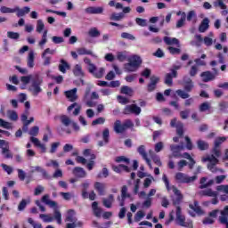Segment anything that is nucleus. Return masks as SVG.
I'll list each match as a JSON object with an SVG mask.
<instances>
[{"mask_svg":"<svg viewBox=\"0 0 228 228\" xmlns=\"http://www.w3.org/2000/svg\"><path fill=\"white\" fill-rule=\"evenodd\" d=\"M227 141V137H216L214 141V148L212 149L211 154L207 155L201 159L203 163H208V168L210 172L216 174V172H224L222 169H218L216 167V164L218 163V158L222 156V151L220 150V145Z\"/></svg>","mask_w":228,"mask_h":228,"instance_id":"f257e3e1","label":"nucleus"},{"mask_svg":"<svg viewBox=\"0 0 228 228\" xmlns=\"http://www.w3.org/2000/svg\"><path fill=\"white\" fill-rule=\"evenodd\" d=\"M162 181H164L167 191H173V193L175 195V198H172L173 206L179 208L181 200H183V194H181V191H179L174 185L170 186V181H168V177L167 176V175H163Z\"/></svg>","mask_w":228,"mask_h":228,"instance_id":"f03ea898","label":"nucleus"},{"mask_svg":"<svg viewBox=\"0 0 228 228\" xmlns=\"http://www.w3.org/2000/svg\"><path fill=\"white\" fill-rule=\"evenodd\" d=\"M41 201L46 206H49V208H54V219L56 220L57 224H59V225H61V213L58 209V203H56V201L51 200L49 194H45L42 197Z\"/></svg>","mask_w":228,"mask_h":228,"instance_id":"7ed1b4c3","label":"nucleus"},{"mask_svg":"<svg viewBox=\"0 0 228 228\" xmlns=\"http://www.w3.org/2000/svg\"><path fill=\"white\" fill-rule=\"evenodd\" d=\"M42 83H44V78L40 77L38 73L34 75L32 78L31 85L29 86V91L31 92L32 95H38V94L42 93Z\"/></svg>","mask_w":228,"mask_h":228,"instance_id":"20e7f679","label":"nucleus"},{"mask_svg":"<svg viewBox=\"0 0 228 228\" xmlns=\"http://www.w3.org/2000/svg\"><path fill=\"white\" fill-rule=\"evenodd\" d=\"M175 215H176L175 222L177 225H180L181 227L193 228V222L191 220L186 221V217L183 216L181 207H176Z\"/></svg>","mask_w":228,"mask_h":228,"instance_id":"39448f33","label":"nucleus"},{"mask_svg":"<svg viewBox=\"0 0 228 228\" xmlns=\"http://www.w3.org/2000/svg\"><path fill=\"white\" fill-rule=\"evenodd\" d=\"M175 177L177 183H182L183 184H190V183H195V181H197V175L189 176L184 173H176Z\"/></svg>","mask_w":228,"mask_h":228,"instance_id":"423d86ee","label":"nucleus"},{"mask_svg":"<svg viewBox=\"0 0 228 228\" xmlns=\"http://www.w3.org/2000/svg\"><path fill=\"white\" fill-rule=\"evenodd\" d=\"M124 115H140L142 113V108L136 104L126 105L123 110Z\"/></svg>","mask_w":228,"mask_h":228,"instance_id":"0eeeda50","label":"nucleus"},{"mask_svg":"<svg viewBox=\"0 0 228 228\" xmlns=\"http://www.w3.org/2000/svg\"><path fill=\"white\" fill-rule=\"evenodd\" d=\"M35 172H38L39 174H41L43 179H53V176L49 173H47V171L44 169V167L40 166L30 167V174H35Z\"/></svg>","mask_w":228,"mask_h":228,"instance_id":"6e6552de","label":"nucleus"},{"mask_svg":"<svg viewBox=\"0 0 228 228\" xmlns=\"http://www.w3.org/2000/svg\"><path fill=\"white\" fill-rule=\"evenodd\" d=\"M170 150L172 151V155L169 156L170 159L172 158H181V151H184V145H175L172 144L170 146Z\"/></svg>","mask_w":228,"mask_h":228,"instance_id":"1a4fd4ad","label":"nucleus"},{"mask_svg":"<svg viewBox=\"0 0 228 228\" xmlns=\"http://www.w3.org/2000/svg\"><path fill=\"white\" fill-rule=\"evenodd\" d=\"M86 13L89 15H102L104 13V7L102 6H89L85 9Z\"/></svg>","mask_w":228,"mask_h":228,"instance_id":"9d476101","label":"nucleus"},{"mask_svg":"<svg viewBox=\"0 0 228 228\" xmlns=\"http://www.w3.org/2000/svg\"><path fill=\"white\" fill-rule=\"evenodd\" d=\"M137 152L142 156V158L146 161L148 167H150L151 170H152V163H151V159L147 157V152L145 151V145H141L137 148Z\"/></svg>","mask_w":228,"mask_h":228,"instance_id":"9b49d317","label":"nucleus"},{"mask_svg":"<svg viewBox=\"0 0 228 228\" xmlns=\"http://www.w3.org/2000/svg\"><path fill=\"white\" fill-rule=\"evenodd\" d=\"M219 222L223 225H226L228 228V206H225L223 210H221V216H219Z\"/></svg>","mask_w":228,"mask_h":228,"instance_id":"f8f14e48","label":"nucleus"},{"mask_svg":"<svg viewBox=\"0 0 228 228\" xmlns=\"http://www.w3.org/2000/svg\"><path fill=\"white\" fill-rule=\"evenodd\" d=\"M64 95L70 101V102H76V101H77V88L66 91Z\"/></svg>","mask_w":228,"mask_h":228,"instance_id":"ddd939ff","label":"nucleus"},{"mask_svg":"<svg viewBox=\"0 0 228 228\" xmlns=\"http://www.w3.org/2000/svg\"><path fill=\"white\" fill-rule=\"evenodd\" d=\"M29 140L32 143H34L35 147H38V149L41 150V152H47V147H45V144L42 143L38 138L30 137Z\"/></svg>","mask_w":228,"mask_h":228,"instance_id":"4468645a","label":"nucleus"},{"mask_svg":"<svg viewBox=\"0 0 228 228\" xmlns=\"http://www.w3.org/2000/svg\"><path fill=\"white\" fill-rule=\"evenodd\" d=\"M102 138H103V142L102 141L98 142L99 147H102L104 144L106 145L110 143V129L105 128L103 130Z\"/></svg>","mask_w":228,"mask_h":228,"instance_id":"2eb2a0df","label":"nucleus"},{"mask_svg":"<svg viewBox=\"0 0 228 228\" xmlns=\"http://www.w3.org/2000/svg\"><path fill=\"white\" fill-rule=\"evenodd\" d=\"M150 84L148 85V92H154V90H156V85H158V83H159V77H156V76H152L150 78Z\"/></svg>","mask_w":228,"mask_h":228,"instance_id":"dca6fc26","label":"nucleus"},{"mask_svg":"<svg viewBox=\"0 0 228 228\" xmlns=\"http://www.w3.org/2000/svg\"><path fill=\"white\" fill-rule=\"evenodd\" d=\"M200 77H202L203 83H209V81H213L216 77L215 74L211 73V71L202 72Z\"/></svg>","mask_w":228,"mask_h":228,"instance_id":"f3484780","label":"nucleus"},{"mask_svg":"<svg viewBox=\"0 0 228 228\" xmlns=\"http://www.w3.org/2000/svg\"><path fill=\"white\" fill-rule=\"evenodd\" d=\"M209 29V19L205 18L202 20L200 27H199V31L200 33H206Z\"/></svg>","mask_w":228,"mask_h":228,"instance_id":"a211bd4d","label":"nucleus"},{"mask_svg":"<svg viewBox=\"0 0 228 228\" xmlns=\"http://www.w3.org/2000/svg\"><path fill=\"white\" fill-rule=\"evenodd\" d=\"M94 190L98 191L99 195H104L106 191V183H102L101 182H96L94 183Z\"/></svg>","mask_w":228,"mask_h":228,"instance_id":"6ab92c4d","label":"nucleus"},{"mask_svg":"<svg viewBox=\"0 0 228 228\" xmlns=\"http://www.w3.org/2000/svg\"><path fill=\"white\" fill-rule=\"evenodd\" d=\"M164 42L167 45H177V47H180L179 39L175 37H164Z\"/></svg>","mask_w":228,"mask_h":228,"instance_id":"aec40b11","label":"nucleus"},{"mask_svg":"<svg viewBox=\"0 0 228 228\" xmlns=\"http://www.w3.org/2000/svg\"><path fill=\"white\" fill-rule=\"evenodd\" d=\"M15 12H17V17H24V15L29 13L31 9L28 6L23 7L22 9L19 8V6L14 7Z\"/></svg>","mask_w":228,"mask_h":228,"instance_id":"412c9836","label":"nucleus"},{"mask_svg":"<svg viewBox=\"0 0 228 228\" xmlns=\"http://www.w3.org/2000/svg\"><path fill=\"white\" fill-rule=\"evenodd\" d=\"M27 66L28 69H33V67H35V53L33 51L28 53L27 57Z\"/></svg>","mask_w":228,"mask_h":228,"instance_id":"4be33fe9","label":"nucleus"},{"mask_svg":"<svg viewBox=\"0 0 228 228\" xmlns=\"http://www.w3.org/2000/svg\"><path fill=\"white\" fill-rule=\"evenodd\" d=\"M73 174L76 177H86V171L83 167H77L73 169Z\"/></svg>","mask_w":228,"mask_h":228,"instance_id":"5701e85b","label":"nucleus"},{"mask_svg":"<svg viewBox=\"0 0 228 228\" xmlns=\"http://www.w3.org/2000/svg\"><path fill=\"white\" fill-rule=\"evenodd\" d=\"M114 131L118 134H120L122 133H126V131L124 130V125H122V121H120V120H116L115 121V123H114Z\"/></svg>","mask_w":228,"mask_h":228,"instance_id":"b1692460","label":"nucleus"},{"mask_svg":"<svg viewBox=\"0 0 228 228\" xmlns=\"http://www.w3.org/2000/svg\"><path fill=\"white\" fill-rule=\"evenodd\" d=\"M102 202L105 208H111L113 202H115V197L113 196V194H110L108 198H103Z\"/></svg>","mask_w":228,"mask_h":228,"instance_id":"393cba45","label":"nucleus"},{"mask_svg":"<svg viewBox=\"0 0 228 228\" xmlns=\"http://www.w3.org/2000/svg\"><path fill=\"white\" fill-rule=\"evenodd\" d=\"M200 193L204 197H218V192L216 191H213V189H205L201 191Z\"/></svg>","mask_w":228,"mask_h":228,"instance_id":"a878e982","label":"nucleus"},{"mask_svg":"<svg viewBox=\"0 0 228 228\" xmlns=\"http://www.w3.org/2000/svg\"><path fill=\"white\" fill-rule=\"evenodd\" d=\"M92 209L94 216H96L98 218L101 217V215H102V209L99 208V203H97V201L93 202Z\"/></svg>","mask_w":228,"mask_h":228,"instance_id":"bb28decb","label":"nucleus"},{"mask_svg":"<svg viewBox=\"0 0 228 228\" xmlns=\"http://www.w3.org/2000/svg\"><path fill=\"white\" fill-rule=\"evenodd\" d=\"M74 108L75 110L73 111V115H75V117H77V115H79L81 111V105L77 104V102H74L73 104L68 107V111H72Z\"/></svg>","mask_w":228,"mask_h":228,"instance_id":"cd10ccee","label":"nucleus"},{"mask_svg":"<svg viewBox=\"0 0 228 228\" xmlns=\"http://www.w3.org/2000/svg\"><path fill=\"white\" fill-rule=\"evenodd\" d=\"M128 61L132 64H134L135 67H140L142 65V58L138 55H132L129 59Z\"/></svg>","mask_w":228,"mask_h":228,"instance_id":"c85d7f7f","label":"nucleus"},{"mask_svg":"<svg viewBox=\"0 0 228 228\" xmlns=\"http://www.w3.org/2000/svg\"><path fill=\"white\" fill-rule=\"evenodd\" d=\"M149 154H150L152 161L155 163V165H157V167H161L163 165L161 163V159L159 158V156L154 154V151H152V150L149 151Z\"/></svg>","mask_w":228,"mask_h":228,"instance_id":"c756f323","label":"nucleus"},{"mask_svg":"<svg viewBox=\"0 0 228 228\" xmlns=\"http://www.w3.org/2000/svg\"><path fill=\"white\" fill-rule=\"evenodd\" d=\"M70 69V65H69V62L65 60H61V64H59V70L60 72H62V74H65L67 70Z\"/></svg>","mask_w":228,"mask_h":228,"instance_id":"7c9ffc66","label":"nucleus"},{"mask_svg":"<svg viewBox=\"0 0 228 228\" xmlns=\"http://www.w3.org/2000/svg\"><path fill=\"white\" fill-rule=\"evenodd\" d=\"M65 222H77V218H76V211L69 209L67 213Z\"/></svg>","mask_w":228,"mask_h":228,"instance_id":"2f4dec72","label":"nucleus"},{"mask_svg":"<svg viewBox=\"0 0 228 228\" xmlns=\"http://www.w3.org/2000/svg\"><path fill=\"white\" fill-rule=\"evenodd\" d=\"M189 208H191L194 213H197V215H204V211L200 208L197 201H194V204L189 205Z\"/></svg>","mask_w":228,"mask_h":228,"instance_id":"473e14b6","label":"nucleus"},{"mask_svg":"<svg viewBox=\"0 0 228 228\" xmlns=\"http://www.w3.org/2000/svg\"><path fill=\"white\" fill-rule=\"evenodd\" d=\"M112 170H114V172H117V174H120V172H122V170H124L125 172H131V168H129V167L124 166V165L113 166Z\"/></svg>","mask_w":228,"mask_h":228,"instance_id":"72a5a7b5","label":"nucleus"},{"mask_svg":"<svg viewBox=\"0 0 228 228\" xmlns=\"http://www.w3.org/2000/svg\"><path fill=\"white\" fill-rule=\"evenodd\" d=\"M47 29H45L41 40L38 42V47L44 49V45L47 44Z\"/></svg>","mask_w":228,"mask_h":228,"instance_id":"f704fd0d","label":"nucleus"},{"mask_svg":"<svg viewBox=\"0 0 228 228\" xmlns=\"http://www.w3.org/2000/svg\"><path fill=\"white\" fill-rule=\"evenodd\" d=\"M73 74L74 76H77L78 77L85 76V73L83 72V68L81 67V65L79 64L75 65L73 69Z\"/></svg>","mask_w":228,"mask_h":228,"instance_id":"c9c22d12","label":"nucleus"},{"mask_svg":"<svg viewBox=\"0 0 228 228\" xmlns=\"http://www.w3.org/2000/svg\"><path fill=\"white\" fill-rule=\"evenodd\" d=\"M206 58H208V56L206 54H202L200 58H197L194 60V62L196 63L197 67H204L206 66Z\"/></svg>","mask_w":228,"mask_h":228,"instance_id":"e433bc0d","label":"nucleus"},{"mask_svg":"<svg viewBox=\"0 0 228 228\" xmlns=\"http://www.w3.org/2000/svg\"><path fill=\"white\" fill-rule=\"evenodd\" d=\"M187 20L195 24L197 22V12L195 11H190L187 13Z\"/></svg>","mask_w":228,"mask_h":228,"instance_id":"4c0bfd02","label":"nucleus"},{"mask_svg":"<svg viewBox=\"0 0 228 228\" xmlns=\"http://www.w3.org/2000/svg\"><path fill=\"white\" fill-rule=\"evenodd\" d=\"M197 145L200 151H208L209 149V143L202 140H199L197 142Z\"/></svg>","mask_w":228,"mask_h":228,"instance_id":"58836bf2","label":"nucleus"},{"mask_svg":"<svg viewBox=\"0 0 228 228\" xmlns=\"http://www.w3.org/2000/svg\"><path fill=\"white\" fill-rule=\"evenodd\" d=\"M88 35L92 38H97V37H101V31H99V29H97V28H92L89 29Z\"/></svg>","mask_w":228,"mask_h":228,"instance_id":"ea45409f","label":"nucleus"},{"mask_svg":"<svg viewBox=\"0 0 228 228\" xmlns=\"http://www.w3.org/2000/svg\"><path fill=\"white\" fill-rule=\"evenodd\" d=\"M1 154H3L4 158H5V159H10L13 158V154H12L10 151V146H8L6 148H3V150L1 151Z\"/></svg>","mask_w":228,"mask_h":228,"instance_id":"a19ab883","label":"nucleus"},{"mask_svg":"<svg viewBox=\"0 0 228 228\" xmlns=\"http://www.w3.org/2000/svg\"><path fill=\"white\" fill-rule=\"evenodd\" d=\"M121 197H122V202L120 203V206H124V200L131 197L129 193H127V186L124 185L121 189Z\"/></svg>","mask_w":228,"mask_h":228,"instance_id":"79ce46f5","label":"nucleus"},{"mask_svg":"<svg viewBox=\"0 0 228 228\" xmlns=\"http://www.w3.org/2000/svg\"><path fill=\"white\" fill-rule=\"evenodd\" d=\"M125 70L126 72H136V70H138V67L128 61V63L125 64Z\"/></svg>","mask_w":228,"mask_h":228,"instance_id":"37998d69","label":"nucleus"},{"mask_svg":"<svg viewBox=\"0 0 228 228\" xmlns=\"http://www.w3.org/2000/svg\"><path fill=\"white\" fill-rule=\"evenodd\" d=\"M123 129L125 131H127V129H131L133 127H134V123H133V120L131 119H126L123 123Z\"/></svg>","mask_w":228,"mask_h":228,"instance_id":"c03bdc74","label":"nucleus"},{"mask_svg":"<svg viewBox=\"0 0 228 228\" xmlns=\"http://www.w3.org/2000/svg\"><path fill=\"white\" fill-rule=\"evenodd\" d=\"M185 23H186V12H182L181 19L178 20L176 22V28H183V26H184Z\"/></svg>","mask_w":228,"mask_h":228,"instance_id":"a18cd8bd","label":"nucleus"},{"mask_svg":"<svg viewBox=\"0 0 228 228\" xmlns=\"http://www.w3.org/2000/svg\"><path fill=\"white\" fill-rule=\"evenodd\" d=\"M44 29H45V24H44V21L42 20H38L37 21V27H36L37 33H42Z\"/></svg>","mask_w":228,"mask_h":228,"instance_id":"49530a36","label":"nucleus"},{"mask_svg":"<svg viewBox=\"0 0 228 228\" xmlns=\"http://www.w3.org/2000/svg\"><path fill=\"white\" fill-rule=\"evenodd\" d=\"M7 117L10 120H12L13 122L19 120V116L17 115V112H15V110H8Z\"/></svg>","mask_w":228,"mask_h":228,"instance_id":"de8ad7c7","label":"nucleus"},{"mask_svg":"<svg viewBox=\"0 0 228 228\" xmlns=\"http://www.w3.org/2000/svg\"><path fill=\"white\" fill-rule=\"evenodd\" d=\"M215 8H221V10H226L227 9V5H225V4H224V0H216L213 3Z\"/></svg>","mask_w":228,"mask_h":228,"instance_id":"09e8293b","label":"nucleus"},{"mask_svg":"<svg viewBox=\"0 0 228 228\" xmlns=\"http://www.w3.org/2000/svg\"><path fill=\"white\" fill-rule=\"evenodd\" d=\"M123 18H124V12H119V13L113 12L110 17V20H122Z\"/></svg>","mask_w":228,"mask_h":228,"instance_id":"8fccbe9b","label":"nucleus"},{"mask_svg":"<svg viewBox=\"0 0 228 228\" xmlns=\"http://www.w3.org/2000/svg\"><path fill=\"white\" fill-rule=\"evenodd\" d=\"M61 122L66 127H69V124H72V120H70V118H69L66 115H63L61 117Z\"/></svg>","mask_w":228,"mask_h":228,"instance_id":"3c124183","label":"nucleus"},{"mask_svg":"<svg viewBox=\"0 0 228 228\" xmlns=\"http://www.w3.org/2000/svg\"><path fill=\"white\" fill-rule=\"evenodd\" d=\"M40 131V128L36 126L30 128L28 134H30L31 138H35V136H38V133Z\"/></svg>","mask_w":228,"mask_h":228,"instance_id":"603ef678","label":"nucleus"},{"mask_svg":"<svg viewBox=\"0 0 228 228\" xmlns=\"http://www.w3.org/2000/svg\"><path fill=\"white\" fill-rule=\"evenodd\" d=\"M1 13H15V7L13 9L7 7V6H1L0 7Z\"/></svg>","mask_w":228,"mask_h":228,"instance_id":"864d4df0","label":"nucleus"},{"mask_svg":"<svg viewBox=\"0 0 228 228\" xmlns=\"http://www.w3.org/2000/svg\"><path fill=\"white\" fill-rule=\"evenodd\" d=\"M121 94L125 95H133V89L127 86H124L121 87Z\"/></svg>","mask_w":228,"mask_h":228,"instance_id":"5fc2aeb1","label":"nucleus"},{"mask_svg":"<svg viewBox=\"0 0 228 228\" xmlns=\"http://www.w3.org/2000/svg\"><path fill=\"white\" fill-rule=\"evenodd\" d=\"M173 77L174 75L172 73L166 74L165 84L167 85V86H172Z\"/></svg>","mask_w":228,"mask_h":228,"instance_id":"6e6d98bb","label":"nucleus"},{"mask_svg":"<svg viewBox=\"0 0 228 228\" xmlns=\"http://www.w3.org/2000/svg\"><path fill=\"white\" fill-rule=\"evenodd\" d=\"M183 125L181 121H178L176 124V134L178 136H183L184 134V131L183 130Z\"/></svg>","mask_w":228,"mask_h":228,"instance_id":"4d7b16f0","label":"nucleus"},{"mask_svg":"<svg viewBox=\"0 0 228 228\" xmlns=\"http://www.w3.org/2000/svg\"><path fill=\"white\" fill-rule=\"evenodd\" d=\"M145 216V212L142 210H139L136 212L134 220V222H140V220H142V218H143Z\"/></svg>","mask_w":228,"mask_h":228,"instance_id":"13d9d810","label":"nucleus"},{"mask_svg":"<svg viewBox=\"0 0 228 228\" xmlns=\"http://www.w3.org/2000/svg\"><path fill=\"white\" fill-rule=\"evenodd\" d=\"M211 109V103L208 102H203L200 105V111L204 112Z\"/></svg>","mask_w":228,"mask_h":228,"instance_id":"bf43d9fd","label":"nucleus"},{"mask_svg":"<svg viewBox=\"0 0 228 228\" xmlns=\"http://www.w3.org/2000/svg\"><path fill=\"white\" fill-rule=\"evenodd\" d=\"M0 127H4V129H12V123L0 118Z\"/></svg>","mask_w":228,"mask_h":228,"instance_id":"052dcab7","label":"nucleus"},{"mask_svg":"<svg viewBox=\"0 0 228 228\" xmlns=\"http://www.w3.org/2000/svg\"><path fill=\"white\" fill-rule=\"evenodd\" d=\"M176 94L181 99H190V94L181 89L176 90Z\"/></svg>","mask_w":228,"mask_h":228,"instance_id":"680f3d73","label":"nucleus"},{"mask_svg":"<svg viewBox=\"0 0 228 228\" xmlns=\"http://www.w3.org/2000/svg\"><path fill=\"white\" fill-rule=\"evenodd\" d=\"M61 145V142H56L51 144L50 154H54L58 151V147Z\"/></svg>","mask_w":228,"mask_h":228,"instance_id":"e2e57ef3","label":"nucleus"},{"mask_svg":"<svg viewBox=\"0 0 228 228\" xmlns=\"http://www.w3.org/2000/svg\"><path fill=\"white\" fill-rule=\"evenodd\" d=\"M39 217L41 219H43V222H45V223H51L53 222V220H54V218L49 215H45V214H41L39 215Z\"/></svg>","mask_w":228,"mask_h":228,"instance_id":"0e129e2a","label":"nucleus"},{"mask_svg":"<svg viewBox=\"0 0 228 228\" xmlns=\"http://www.w3.org/2000/svg\"><path fill=\"white\" fill-rule=\"evenodd\" d=\"M104 68H100L99 69H96L94 71V76H95L98 79H101V77H102V76H104Z\"/></svg>","mask_w":228,"mask_h":228,"instance_id":"69168bd1","label":"nucleus"},{"mask_svg":"<svg viewBox=\"0 0 228 228\" xmlns=\"http://www.w3.org/2000/svg\"><path fill=\"white\" fill-rule=\"evenodd\" d=\"M28 222L33 228H42V224L35 222L31 217L28 218Z\"/></svg>","mask_w":228,"mask_h":228,"instance_id":"338daca9","label":"nucleus"},{"mask_svg":"<svg viewBox=\"0 0 228 228\" xmlns=\"http://www.w3.org/2000/svg\"><path fill=\"white\" fill-rule=\"evenodd\" d=\"M217 191H221L222 193H225L228 195V184L226 185H218L216 187Z\"/></svg>","mask_w":228,"mask_h":228,"instance_id":"774afa93","label":"nucleus"}]
</instances>
